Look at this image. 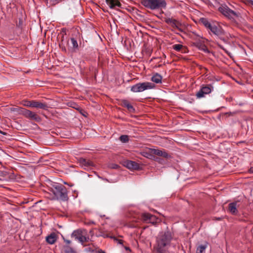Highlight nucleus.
I'll use <instances>...</instances> for the list:
<instances>
[{
  "instance_id": "f257e3e1",
  "label": "nucleus",
  "mask_w": 253,
  "mask_h": 253,
  "mask_svg": "<svg viewBox=\"0 0 253 253\" xmlns=\"http://www.w3.org/2000/svg\"><path fill=\"white\" fill-rule=\"evenodd\" d=\"M171 239L170 232L167 231L160 233L157 237L156 244L154 248V253H163L165 249L170 245Z\"/></svg>"
},
{
  "instance_id": "f03ea898",
  "label": "nucleus",
  "mask_w": 253,
  "mask_h": 253,
  "mask_svg": "<svg viewBox=\"0 0 253 253\" xmlns=\"http://www.w3.org/2000/svg\"><path fill=\"white\" fill-rule=\"evenodd\" d=\"M142 4L151 10L165 8L167 2L165 0H143Z\"/></svg>"
},
{
  "instance_id": "7ed1b4c3",
  "label": "nucleus",
  "mask_w": 253,
  "mask_h": 253,
  "mask_svg": "<svg viewBox=\"0 0 253 253\" xmlns=\"http://www.w3.org/2000/svg\"><path fill=\"white\" fill-rule=\"evenodd\" d=\"M143 157L152 159L154 157L153 155L161 156L165 158H169L170 156L165 150H161L156 149H149L141 152Z\"/></svg>"
},
{
  "instance_id": "20e7f679",
  "label": "nucleus",
  "mask_w": 253,
  "mask_h": 253,
  "mask_svg": "<svg viewBox=\"0 0 253 253\" xmlns=\"http://www.w3.org/2000/svg\"><path fill=\"white\" fill-rule=\"evenodd\" d=\"M154 84L151 82H143L137 83L131 87V91L133 92H142L146 90L155 88Z\"/></svg>"
},
{
  "instance_id": "39448f33",
  "label": "nucleus",
  "mask_w": 253,
  "mask_h": 253,
  "mask_svg": "<svg viewBox=\"0 0 253 253\" xmlns=\"http://www.w3.org/2000/svg\"><path fill=\"white\" fill-rule=\"evenodd\" d=\"M52 192L57 199L64 201L68 200L67 190L64 186L56 185L54 189L52 190Z\"/></svg>"
},
{
  "instance_id": "423d86ee",
  "label": "nucleus",
  "mask_w": 253,
  "mask_h": 253,
  "mask_svg": "<svg viewBox=\"0 0 253 253\" xmlns=\"http://www.w3.org/2000/svg\"><path fill=\"white\" fill-rule=\"evenodd\" d=\"M71 237L75 238V240H78L82 244L88 242L89 239L88 237H86L84 235V233L81 230H75L72 233Z\"/></svg>"
},
{
  "instance_id": "0eeeda50",
  "label": "nucleus",
  "mask_w": 253,
  "mask_h": 253,
  "mask_svg": "<svg viewBox=\"0 0 253 253\" xmlns=\"http://www.w3.org/2000/svg\"><path fill=\"white\" fill-rule=\"evenodd\" d=\"M211 32L217 37H220L224 35V31L221 27L217 23L212 22L209 29Z\"/></svg>"
},
{
  "instance_id": "6e6552de",
  "label": "nucleus",
  "mask_w": 253,
  "mask_h": 253,
  "mask_svg": "<svg viewBox=\"0 0 253 253\" xmlns=\"http://www.w3.org/2000/svg\"><path fill=\"white\" fill-rule=\"evenodd\" d=\"M22 112V114L28 119L37 122L41 121L40 117L36 113L25 109H23Z\"/></svg>"
},
{
  "instance_id": "1a4fd4ad",
  "label": "nucleus",
  "mask_w": 253,
  "mask_h": 253,
  "mask_svg": "<svg viewBox=\"0 0 253 253\" xmlns=\"http://www.w3.org/2000/svg\"><path fill=\"white\" fill-rule=\"evenodd\" d=\"M141 220L144 222L155 224L157 222L158 218L150 213H143L141 214Z\"/></svg>"
},
{
  "instance_id": "9d476101",
  "label": "nucleus",
  "mask_w": 253,
  "mask_h": 253,
  "mask_svg": "<svg viewBox=\"0 0 253 253\" xmlns=\"http://www.w3.org/2000/svg\"><path fill=\"white\" fill-rule=\"evenodd\" d=\"M212 89V86L210 84L202 86L201 89L197 93L196 96L199 98L203 97L205 95L211 93Z\"/></svg>"
},
{
  "instance_id": "9b49d317",
  "label": "nucleus",
  "mask_w": 253,
  "mask_h": 253,
  "mask_svg": "<svg viewBox=\"0 0 253 253\" xmlns=\"http://www.w3.org/2000/svg\"><path fill=\"white\" fill-rule=\"evenodd\" d=\"M219 10L221 13L229 18H233L234 17L237 16L236 12L227 7H220L219 8Z\"/></svg>"
},
{
  "instance_id": "f8f14e48",
  "label": "nucleus",
  "mask_w": 253,
  "mask_h": 253,
  "mask_svg": "<svg viewBox=\"0 0 253 253\" xmlns=\"http://www.w3.org/2000/svg\"><path fill=\"white\" fill-rule=\"evenodd\" d=\"M165 21L173 29H176L180 31V29L179 28L180 24L176 20L167 17L165 18Z\"/></svg>"
},
{
  "instance_id": "ddd939ff",
  "label": "nucleus",
  "mask_w": 253,
  "mask_h": 253,
  "mask_svg": "<svg viewBox=\"0 0 253 253\" xmlns=\"http://www.w3.org/2000/svg\"><path fill=\"white\" fill-rule=\"evenodd\" d=\"M79 162L80 165H81L83 167H84L85 168H90L91 167H93L94 165L93 163L91 161L84 158L79 159Z\"/></svg>"
},
{
  "instance_id": "4468645a",
  "label": "nucleus",
  "mask_w": 253,
  "mask_h": 253,
  "mask_svg": "<svg viewBox=\"0 0 253 253\" xmlns=\"http://www.w3.org/2000/svg\"><path fill=\"white\" fill-rule=\"evenodd\" d=\"M106 2L109 7L112 9L121 6V3L119 0H106Z\"/></svg>"
},
{
  "instance_id": "2eb2a0df",
  "label": "nucleus",
  "mask_w": 253,
  "mask_h": 253,
  "mask_svg": "<svg viewBox=\"0 0 253 253\" xmlns=\"http://www.w3.org/2000/svg\"><path fill=\"white\" fill-rule=\"evenodd\" d=\"M32 106L33 108H40L43 110H47L48 106L46 103H42L35 100H32Z\"/></svg>"
},
{
  "instance_id": "dca6fc26",
  "label": "nucleus",
  "mask_w": 253,
  "mask_h": 253,
  "mask_svg": "<svg viewBox=\"0 0 253 253\" xmlns=\"http://www.w3.org/2000/svg\"><path fill=\"white\" fill-rule=\"evenodd\" d=\"M125 166L127 168L130 169H137L139 167V165L137 163L132 161H127L125 162Z\"/></svg>"
},
{
  "instance_id": "f3484780",
  "label": "nucleus",
  "mask_w": 253,
  "mask_h": 253,
  "mask_svg": "<svg viewBox=\"0 0 253 253\" xmlns=\"http://www.w3.org/2000/svg\"><path fill=\"white\" fill-rule=\"evenodd\" d=\"M239 206L238 202L231 203L228 205V210L233 214H236L238 212L237 208Z\"/></svg>"
},
{
  "instance_id": "a211bd4d",
  "label": "nucleus",
  "mask_w": 253,
  "mask_h": 253,
  "mask_svg": "<svg viewBox=\"0 0 253 253\" xmlns=\"http://www.w3.org/2000/svg\"><path fill=\"white\" fill-rule=\"evenodd\" d=\"M62 253H77L75 249L69 245H64L61 249Z\"/></svg>"
},
{
  "instance_id": "6ab92c4d",
  "label": "nucleus",
  "mask_w": 253,
  "mask_h": 253,
  "mask_svg": "<svg viewBox=\"0 0 253 253\" xmlns=\"http://www.w3.org/2000/svg\"><path fill=\"white\" fill-rule=\"evenodd\" d=\"M57 239V237L55 233H52L46 237V242L50 245L54 244Z\"/></svg>"
},
{
  "instance_id": "aec40b11",
  "label": "nucleus",
  "mask_w": 253,
  "mask_h": 253,
  "mask_svg": "<svg viewBox=\"0 0 253 253\" xmlns=\"http://www.w3.org/2000/svg\"><path fill=\"white\" fill-rule=\"evenodd\" d=\"M151 80L156 84H160L162 83V77L158 73H155L151 77Z\"/></svg>"
},
{
  "instance_id": "412c9836",
  "label": "nucleus",
  "mask_w": 253,
  "mask_h": 253,
  "mask_svg": "<svg viewBox=\"0 0 253 253\" xmlns=\"http://www.w3.org/2000/svg\"><path fill=\"white\" fill-rule=\"evenodd\" d=\"M207 247L206 245H202L198 246L196 250V253H205V250Z\"/></svg>"
},
{
  "instance_id": "4be33fe9",
  "label": "nucleus",
  "mask_w": 253,
  "mask_h": 253,
  "mask_svg": "<svg viewBox=\"0 0 253 253\" xmlns=\"http://www.w3.org/2000/svg\"><path fill=\"white\" fill-rule=\"evenodd\" d=\"M201 22L208 30L212 24V23L210 22L206 18H202L201 19Z\"/></svg>"
},
{
  "instance_id": "5701e85b",
  "label": "nucleus",
  "mask_w": 253,
  "mask_h": 253,
  "mask_svg": "<svg viewBox=\"0 0 253 253\" xmlns=\"http://www.w3.org/2000/svg\"><path fill=\"white\" fill-rule=\"evenodd\" d=\"M124 105L125 107H126L130 111H133L134 110L133 106L126 101H125L124 102Z\"/></svg>"
},
{
  "instance_id": "b1692460",
  "label": "nucleus",
  "mask_w": 253,
  "mask_h": 253,
  "mask_svg": "<svg viewBox=\"0 0 253 253\" xmlns=\"http://www.w3.org/2000/svg\"><path fill=\"white\" fill-rule=\"evenodd\" d=\"M120 140L123 143H127L129 141V138L126 135H123L120 137Z\"/></svg>"
},
{
  "instance_id": "393cba45",
  "label": "nucleus",
  "mask_w": 253,
  "mask_h": 253,
  "mask_svg": "<svg viewBox=\"0 0 253 253\" xmlns=\"http://www.w3.org/2000/svg\"><path fill=\"white\" fill-rule=\"evenodd\" d=\"M21 104L24 106L32 107V101L23 100L21 102Z\"/></svg>"
},
{
  "instance_id": "a878e982",
  "label": "nucleus",
  "mask_w": 253,
  "mask_h": 253,
  "mask_svg": "<svg viewBox=\"0 0 253 253\" xmlns=\"http://www.w3.org/2000/svg\"><path fill=\"white\" fill-rule=\"evenodd\" d=\"M183 46L182 44H176L172 46V48L177 51H180L182 49Z\"/></svg>"
},
{
  "instance_id": "bb28decb",
  "label": "nucleus",
  "mask_w": 253,
  "mask_h": 253,
  "mask_svg": "<svg viewBox=\"0 0 253 253\" xmlns=\"http://www.w3.org/2000/svg\"><path fill=\"white\" fill-rule=\"evenodd\" d=\"M71 42L72 44L73 47L74 48L77 49L78 48V44L77 41L74 38H71Z\"/></svg>"
},
{
  "instance_id": "cd10ccee",
  "label": "nucleus",
  "mask_w": 253,
  "mask_h": 253,
  "mask_svg": "<svg viewBox=\"0 0 253 253\" xmlns=\"http://www.w3.org/2000/svg\"><path fill=\"white\" fill-rule=\"evenodd\" d=\"M63 241L65 243V245H70V244H71V241L70 240L66 239L64 238H63Z\"/></svg>"
},
{
  "instance_id": "c85d7f7f",
  "label": "nucleus",
  "mask_w": 253,
  "mask_h": 253,
  "mask_svg": "<svg viewBox=\"0 0 253 253\" xmlns=\"http://www.w3.org/2000/svg\"><path fill=\"white\" fill-rule=\"evenodd\" d=\"M201 49L206 52H209L207 47L204 45H201Z\"/></svg>"
},
{
  "instance_id": "c756f323",
  "label": "nucleus",
  "mask_w": 253,
  "mask_h": 253,
  "mask_svg": "<svg viewBox=\"0 0 253 253\" xmlns=\"http://www.w3.org/2000/svg\"><path fill=\"white\" fill-rule=\"evenodd\" d=\"M112 238H113L115 241H116L118 244L122 245L123 243V241L122 240H119L117 239L116 237H111Z\"/></svg>"
},
{
  "instance_id": "7c9ffc66",
  "label": "nucleus",
  "mask_w": 253,
  "mask_h": 253,
  "mask_svg": "<svg viewBox=\"0 0 253 253\" xmlns=\"http://www.w3.org/2000/svg\"><path fill=\"white\" fill-rule=\"evenodd\" d=\"M186 50H187V48L183 46V48L180 51H181V52H182V53H185V52H186Z\"/></svg>"
},
{
  "instance_id": "2f4dec72",
  "label": "nucleus",
  "mask_w": 253,
  "mask_h": 253,
  "mask_svg": "<svg viewBox=\"0 0 253 253\" xmlns=\"http://www.w3.org/2000/svg\"><path fill=\"white\" fill-rule=\"evenodd\" d=\"M63 0H53L54 3L55 4L56 3H58L62 1Z\"/></svg>"
},
{
  "instance_id": "473e14b6",
  "label": "nucleus",
  "mask_w": 253,
  "mask_h": 253,
  "mask_svg": "<svg viewBox=\"0 0 253 253\" xmlns=\"http://www.w3.org/2000/svg\"><path fill=\"white\" fill-rule=\"evenodd\" d=\"M156 160V161H158L160 163H162V160L161 159H160V158H157Z\"/></svg>"
},
{
  "instance_id": "72a5a7b5",
  "label": "nucleus",
  "mask_w": 253,
  "mask_h": 253,
  "mask_svg": "<svg viewBox=\"0 0 253 253\" xmlns=\"http://www.w3.org/2000/svg\"><path fill=\"white\" fill-rule=\"evenodd\" d=\"M125 248L126 250V251H130V250L129 247H125Z\"/></svg>"
},
{
  "instance_id": "f704fd0d",
  "label": "nucleus",
  "mask_w": 253,
  "mask_h": 253,
  "mask_svg": "<svg viewBox=\"0 0 253 253\" xmlns=\"http://www.w3.org/2000/svg\"><path fill=\"white\" fill-rule=\"evenodd\" d=\"M99 253H106L103 251H101L100 252H99Z\"/></svg>"
},
{
  "instance_id": "c9c22d12",
  "label": "nucleus",
  "mask_w": 253,
  "mask_h": 253,
  "mask_svg": "<svg viewBox=\"0 0 253 253\" xmlns=\"http://www.w3.org/2000/svg\"><path fill=\"white\" fill-rule=\"evenodd\" d=\"M0 133L5 134V133H3L1 130H0Z\"/></svg>"
}]
</instances>
